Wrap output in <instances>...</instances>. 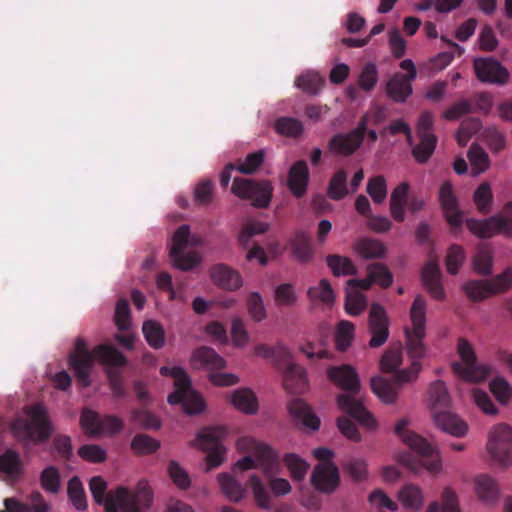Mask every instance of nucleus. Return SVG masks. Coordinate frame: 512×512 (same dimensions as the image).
Segmentation results:
<instances>
[{
	"mask_svg": "<svg viewBox=\"0 0 512 512\" xmlns=\"http://www.w3.org/2000/svg\"><path fill=\"white\" fill-rule=\"evenodd\" d=\"M412 327H406L405 338L407 353L412 359L408 369L398 371L392 378L387 380L380 376L371 379L372 391L387 404L396 401L399 388L404 384L415 380L421 370L420 359L425 355L426 347L423 340L426 335V300L423 296L415 297L410 309Z\"/></svg>",
	"mask_w": 512,
	"mask_h": 512,
	"instance_id": "f257e3e1",
	"label": "nucleus"
},
{
	"mask_svg": "<svg viewBox=\"0 0 512 512\" xmlns=\"http://www.w3.org/2000/svg\"><path fill=\"white\" fill-rule=\"evenodd\" d=\"M237 448L248 452L249 455L239 459L234 465V470L246 471L260 467L264 474L270 477L269 486L275 496L290 493L291 485L288 480L272 477L279 472L280 462L279 455L271 446L252 437H242L237 441Z\"/></svg>",
	"mask_w": 512,
	"mask_h": 512,
	"instance_id": "f03ea898",
	"label": "nucleus"
},
{
	"mask_svg": "<svg viewBox=\"0 0 512 512\" xmlns=\"http://www.w3.org/2000/svg\"><path fill=\"white\" fill-rule=\"evenodd\" d=\"M95 359L108 367H122L127 362L125 356L114 346L100 344L90 351L85 340L78 337L74 350L69 353L68 362L79 386L85 388L91 385L90 375Z\"/></svg>",
	"mask_w": 512,
	"mask_h": 512,
	"instance_id": "7ed1b4c3",
	"label": "nucleus"
},
{
	"mask_svg": "<svg viewBox=\"0 0 512 512\" xmlns=\"http://www.w3.org/2000/svg\"><path fill=\"white\" fill-rule=\"evenodd\" d=\"M409 421L406 418L398 420L395 425V434L417 455L410 452L399 455V462L415 474L423 470L431 474H438L442 470L440 454L428 441L408 429Z\"/></svg>",
	"mask_w": 512,
	"mask_h": 512,
	"instance_id": "20e7f679",
	"label": "nucleus"
},
{
	"mask_svg": "<svg viewBox=\"0 0 512 512\" xmlns=\"http://www.w3.org/2000/svg\"><path fill=\"white\" fill-rule=\"evenodd\" d=\"M329 379L347 393L337 397L338 406L360 425L372 429L376 426L373 415L354 398L360 390V381L355 369L350 365L330 367L327 371Z\"/></svg>",
	"mask_w": 512,
	"mask_h": 512,
	"instance_id": "39448f33",
	"label": "nucleus"
},
{
	"mask_svg": "<svg viewBox=\"0 0 512 512\" xmlns=\"http://www.w3.org/2000/svg\"><path fill=\"white\" fill-rule=\"evenodd\" d=\"M160 374L175 380V390L168 396L170 404H181L184 411L190 415L200 413L204 409L201 395L192 389L190 378L182 367L163 366L160 368Z\"/></svg>",
	"mask_w": 512,
	"mask_h": 512,
	"instance_id": "423d86ee",
	"label": "nucleus"
},
{
	"mask_svg": "<svg viewBox=\"0 0 512 512\" xmlns=\"http://www.w3.org/2000/svg\"><path fill=\"white\" fill-rule=\"evenodd\" d=\"M153 494L149 485L141 481L134 491L119 487L106 499V512H144L152 503Z\"/></svg>",
	"mask_w": 512,
	"mask_h": 512,
	"instance_id": "0eeeda50",
	"label": "nucleus"
},
{
	"mask_svg": "<svg viewBox=\"0 0 512 512\" xmlns=\"http://www.w3.org/2000/svg\"><path fill=\"white\" fill-rule=\"evenodd\" d=\"M27 418H18L13 422V432L18 439L41 443L52 434L51 424L46 409L36 404L27 409Z\"/></svg>",
	"mask_w": 512,
	"mask_h": 512,
	"instance_id": "6e6552de",
	"label": "nucleus"
},
{
	"mask_svg": "<svg viewBox=\"0 0 512 512\" xmlns=\"http://www.w3.org/2000/svg\"><path fill=\"white\" fill-rule=\"evenodd\" d=\"M457 353L462 360L451 364L452 371L460 379L468 382L484 381L491 373L487 365L479 364L473 346L465 338L457 343Z\"/></svg>",
	"mask_w": 512,
	"mask_h": 512,
	"instance_id": "1a4fd4ad",
	"label": "nucleus"
},
{
	"mask_svg": "<svg viewBox=\"0 0 512 512\" xmlns=\"http://www.w3.org/2000/svg\"><path fill=\"white\" fill-rule=\"evenodd\" d=\"M272 361L278 368L285 369L283 385L287 391L300 394L306 389V371L302 366L293 362V354L288 347L282 343H277Z\"/></svg>",
	"mask_w": 512,
	"mask_h": 512,
	"instance_id": "9d476101",
	"label": "nucleus"
},
{
	"mask_svg": "<svg viewBox=\"0 0 512 512\" xmlns=\"http://www.w3.org/2000/svg\"><path fill=\"white\" fill-rule=\"evenodd\" d=\"M201 239L196 236H191L190 228L188 225H181L173 235V245L170 249V258L173 265L182 271H189L195 268L200 258L196 252L185 253L188 245H199Z\"/></svg>",
	"mask_w": 512,
	"mask_h": 512,
	"instance_id": "9b49d317",
	"label": "nucleus"
},
{
	"mask_svg": "<svg viewBox=\"0 0 512 512\" xmlns=\"http://www.w3.org/2000/svg\"><path fill=\"white\" fill-rule=\"evenodd\" d=\"M227 434L225 427L216 426L202 429L195 440V445L206 452L207 470L220 466L224 461L226 449L223 440Z\"/></svg>",
	"mask_w": 512,
	"mask_h": 512,
	"instance_id": "f8f14e48",
	"label": "nucleus"
},
{
	"mask_svg": "<svg viewBox=\"0 0 512 512\" xmlns=\"http://www.w3.org/2000/svg\"><path fill=\"white\" fill-rule=\"evenodd\" d=\"M313 455L321 463L315 467L312 473V485L322 492L334 491L339 484V472L338 468L331 462L333 451L325 447H319L313 451Z\"/></svg>",
	"mask_w": 512,
	"mask_h": 512,
	"instance_id": "ddd939ff",
	"label": "nucleus"
},
{
	"mask_svg": "<svg viewBox=\"0 0 512 512\" xmlns=\"http://www.w3.org/2000/svg\"><path fill=\"white\" fill-rule=\"evenodd\" d=\"M231 191L239 198L250 200L254 207L266 208L271 202L273 187L267 180L235 178Z\"/></svg>",
	"mask_w": 512,
	"mask_h": 512,
	"instance_id": "4468645a",
	"label": "nucleus"
},
{
	"mask_svg": "<svg viewBox=\"0 0 512 512\" xmlns=\"http://www.w3.org/2000/svg\"><path fill=\"white\" fill-rule=\"evenodd\" d=\"M487 450L494 462L501 467L512 465V428L498 424L489 434Z\"/></svg>",
	"mask_w": 512,
	"mask_h": 512,
	"instance_id": "2eb2a0df",
	"label": "nucleus"
},
{
	"mask_svg": "<svg viewBox=\"0 0 512 512\" xmlns=\"http://www.w3.org/2000/svg\"><path fill=\"white\" fill-rule=\"evenodd\" d=\"M368 120L369 116L365 114L353 130L348 133H337L332 136L327 145L328 150L335 155L344 157L354 154L364 141Z\"/></svg>",
	"mask_w": 512,
	"mask_h": 512,
	"instance_id": "dca6fc26",
	"label": "nucleus"
},
{
	"mask_svg": "<svg viewBox=\"0 0 512 512\" xmlns=\"http://www.w3.org/2000/svg\"><path fill=\"white\" fill-rule=\"evenodd\" d=\"M466 226L473 235L483 239L497 234L512 237V218L504 215H494L484 220L469 218Z\"/></svg>",
	"mask_w": 512,
	"mask_h": 512,
	"instance_id": "f3484780",
	"label": "nucleus"
},
{
	"mask_svg": "<svg viewBox=\"0 0 512 512\" xmlns=\"http://www.w3.org/2000/svg\"><path fill=\"white\" fill-rule=\"evenodd\" d=\"M473 68L477 79L482 83L503 86L510 78L507 68L492 57L474 59Z\"/></svg>",
	"mask_w": 512,
	"mask_h": 512,
	"instance_id": "a211bd4d",
	"label": "nucleus"
},
{
	"mask_svg": "<svg viewBox=\"0 0 512 512\" xmlns=\"http://www.w3.org/2000/svg\"><path fill=\"white\" fill-rule=\"evenodd\" d=\"M368 330L371 334V348L382 346L389 338V319L384 307L378 303H373L370 307Z\"/></svg>",
	"mask_w": 512,
	"mask_h": 512,
	"instance_id": "6ab92c4d",
	"label": "nucleus"
},
{
	"mask_svg": "<svg viewBox=\"0 0 512 512\" xmlns=\"http://www.w3.org/2000/svg\"><path fill=\"white\" fill-rule=\"evenodd\" d=\"M439 202L448 224L457 229L462 226L463 215L450 181H445L439 190Z\"/></svg>",
	"mask_w": 512,
	"mask_h": 512,
	"instance_id": "aec40b11",
	"label": "nucleus"
},
{
	"mask_svg": "<svg viewBox=\"0 0 512 512\" xmlns=\"http://www.w3.org/2000/svg\"><path fill=\"white\" fill-rule=\"evenodd\" d=\"M210 278L214 285L227 291H236L242 286L240 273L224 263L211 267Z\"/></svg>",
	"mask_w": 512,
	"mask_h": 512,
	"instance_id": "412c9836",
	"label": "nucleus"
},
{
	"mask_svg": "<svg viewBox=\"0 0 512 512\" xmlns=\"http://www.w3.org/2000/svg\"><path fill=\"white\" fill-rule=\"evenodd\" d=\"M309 179V168L305 160L292 164L288 171L287 187L294 197L302 198L306 194Z\"/></svg>",
	"mask_w": 512,
	"mask_h": 512,
	"instance_id": "4be33fe9",
	"label": "nucleus"
},
{
	"mask_svg": "<svg viewBox=\"0 0 512 512\" xmlns=\"http://www.w3.org/2000/svg\"><path fill=\"white\" fill-rule=\"evenodd\" d=\"M191 365L198 370L217 371L225 368L226 361L214 349L202 346L193 351Z\"/></svg>",
	"mask_w": 512,
	"mask_h": 512,
	"instance_id": "5701e85b",
	"label": "nucleus"
},
{
	"mask_svg": "<svg viewBox=\"0 0 512 512\" xmlns=\"http://www.w3.org/2000/svg\"><path fill=\"white\" fill-rule=\"evenodd\" d=\"M422 281L423 285L434 299L439 301L445 299V291L441 284V272L436 262L430 261L423 267Z\"/></svg>",
	"mask_w": 512,
	"mask_h": 512,
	"instance_id": "b1692460",
	"label": "nucleus"
},
{
	"mask_svg": "<svg viewBox=\"0 0 512 512\" xmlns=\"http://www.w3.org/2000/svg\"><path fill=\"white\" fill-rule=\"evenodd\" d=\"M289 412L293 419L311 431H317L320 426V419L311 411V408L302 399H294L288 405Z\"/></svg>",
	"mask_w": 512,
	"mask_h": 512,
	"instance_id": "393cba45",
	"label": "nucleus"
},
{
	"mask_svg": "<svg viewBox=\"0 0 512 512\" xmlns=\"http://www.w3.org/2000/svg\"><path fill=\"white\" fill-rule=\"evenodd\" d=\"M402 73H395L386 84L387 96L396 103H404L412 94V82Z\"/></svg>",
	"mask_w": 512,
	"mask_h": 512,
	"instance_id": "a878e982",
	"label": "nucleus"
},
{
	"mask_svg": "<svg viewBox=\"0 0 512 512\" xmlns=\"http://www.w3.org/2000/svg\"><path fill=\"white\" fill-rule=\"evenodd\" d=\"M433 419L437 427L452 436L463 437L468 431L467 424L451 412H434Z\"/></svg>",
	"mask_w": 512,
	"mask_h": 512,
	"instance_id": "bb28decb",
	"label": "nucleus"
},
{
	"mask_svg": "<svg viewBox=\"0 0 512 512\" xmlns=\"http://www.w3.org/2000/svg\"><path fill=\"white\" fill-rule=\"evenodd\" d=\"M222 493L231 502H240L246 494L245 487L229 473H220L217 476Z\"/></svg>",
	"mask_w": 512,
	"mask_h": 512,
	"instance_id": "cd10ccee",
	"label": "nucleus"
},
{
	"mask_svg": "<svg viewBox=\"0 0 512 512\" xmlns=\"http://www.w3.org/2000/svg\"><path fill=\"white\" fill-rule=\"evenodd\" d=\"M450 401V395L444 382L437 380L431 383L428 389V402L433 413L447 408Z\"/></svg>",
	"mask_w": 512,
	"mask_h": 512,
	"instance_id": "c85d7f7f",
	"label": "nucleus"
},
{
	"mask_svg": "<svg viewBox=\"0 0 512 512\" xmlns=\"http://www.w3.org/2000/svg\"><path fill=\"white\" fill-rule=\"evenodd\" d=\"M357 253L365 259H379L386 254V246L378 239L362 238L355 244Z\"/></svg>",
	"mask_w": 512,
	"mask_h": 512,
	"instance_id": "c756f323",
	"label": "nucleus"
},
{
	"mask_svg": "<svg viewBox=\"0 0 512 512\" xmlns=\"http://www.w3.org/2000/svg\"><path fill=\"white\" fill-rule=\"evenodd\" d=\"M232 404L246 414H255L258 410V400L254 392L248 388H240L232 394Z\"/></svg>",
	"mask_w": 512,
	"mask_h": 512,
	"instance_id": "7c9ffc66",
	"label": "nucleus"
},
{
	"mask_svg": "<svg viewBox=\"0 0 512 512\" xmlns=\"http://www.w3.org/2000/svg\"><path fill=\"white\" fill-rule=\"evenodd\" d=\"M477 496L485 502H494L499 496V487L495 479L488 475H479L475 479Z\"/></svg>",
	"mask_w": 512,
	"mask_h": 512,
	"instance_id": "2f4dec72",
	"label": "nucleus"
},
{
	"mask_svg": "<svg viewBox=\"0 0 512 512\" xmlns=\"http://www.w3.org/2000/svg\"><path fill=\"white\" fill-rule=\"evenodd\" d=\"M145 340L153 349H161L165 345L166 335L162 325L155 320H146L142 326Z\"/></svg>",
	"mask_w": 512,
	"mask_h": 512,
	"instance_id": "473e14b6",
	"label": "nucleus"
},
{
	"mask_svg": "<svg viewBox=\"0 0 512 512\" xmlns=\"http://www.w3.org/2000/svg\"><path fill=\"white\" fill-rule=\"evenodd\" d=\"M293 256L302 263L312 259L313 249L309 237L304 232H298L290 241Z\"/></svg>",
	"mask_w": 512,
	"mask_h": 512,
	"instance_id": "72a5a7b5",
	"label": "nucleus"
},
{
	"mask_svg": "<svg viewBox=\"0 0 512 512\" xmlns=\"http://www.w3.org/2000/svg\"><path fill=\"white\" fill-rule=\"evenodd\" d=\"M23 463L19 453L12 449L0 455V472L10 478H17L22 474Z\"/></svg>",
	"mask_w": 512,
	"mask_h": 512,
	"instance_id": "f704fd0d",
	"label": "nucleus"
},
{
	"mask_svg": "<svg viewBox=\"0 0 512 512\" xmlns=\"http://www.w3.org/2000/svg\"><path fill=\"white\" fill-rule=\"evenodd\" d=\"M327 266L336 277L356 275L357 269L352 260L346 256L332 254L326 257Z\"/></svg>",
	"mask_w": 512,
	"mask_h": 512,
	"instance_id": "c9c22d12",
	"label": "nucleus"
},
{
	"mask_svg": "<svg viewBox=\"0 0 512 512\" xmlns=\"http://www.w3.org/2000/svg\"><path fill=\"white\" fill-rule=\"evenodd\" d=\"M419 143L412 148V156L418 163H426L435 151L437 145L436 135L419 136Z\"/></svg>",
	"mask_w": 512,
	"mask_h": 512,
	"instance_id": "e433bc0d",
	"label": "nucleus"
},
{
	"mask_svg": "<svg viewBox=\"0 0 512 512\" xmlns=\"http://www.w3.org/2000/svg\"><path fill=\"white\" fill-rule=\"evenodd\" d=\"M324 84L325 80L318 73L310 71L302 73L295 80V86L310 95L318 94Z\"/></svg>",
	"mask_w": 512,
	"mask_h": 512,
	"instance_id": "4c0bfd02",
	"label": "nucleus"
},
{
	"mask_svg": "<svg viewBox=\"0 0 512 512\" xmlns=\"http://www.w3.org/2000/svg\"><path fill=\"white\" fill-rule=\"evenodd\" d=\"M347 194V173L344 169H339L329 181L327 195L331 200L339 201L345 198Z\"/></svg>",
	"mask_w": 512,
	"mask_h": 512,
	"instance_id": "58836bf2",
	"label": "nucleus"
},
{
	"mask_svg": "<svg viewBox=\"0 0 512 512\" xmlns=\"http://www.w3.org/2000/svg\"><path fill=\"white\" fill-rule=\"evenodd\" d=\"M463 290L474 302L483 301L493 295L489 280H469L463 285Z\"/></svg>",
	"mask_w": 512,
	"mask_h": 512,
	"instance_id": "ea45409f",
	"label": "nucleus"
},
{
	"mask_svg": "<svg viewBox=\"0 0 512 512\" xmlns=\"http://www.w3.org/2000/svg\"><path fill=\"white\" fill-rule=\"evenodd\" d=\"M67 494L76 510L84 511L87 509L86 493L79 477L74 476L68 481Z\"/></svg>",
	"mask_w": 512,
	"mask_h": 512,
	"instance_id": "a19ab883",
	"label": "nucleus"
},
{
	"mask_svg": "<svg viewBox=\"0 0 512 512\" xmlns=\"http://www.w3.org/2000/svg\"><path fill=\"white\" fill-rule=\"evenodd\" d=\"M399 500L405 508L415 512L423 505L422 491L418 486L406 485L399 492Z\"/></svg>",
	"mask_w": 512,
	"mask_h": 512,
	"instance_id": "79ce46f5",
	"label": "nucleus"
},
{
	"mask_svg": "<svg viewBox=\"0 0 512 512\" xmlns=\"http://www.w3.org/2000/svg\"><path fill=\"white\" fill-rule=\"evenodd\" d=\"M473 201L476 205L477 210L487 215L491 211L493 203V194L491 186L488 182H482L473 193Z\"/></svg>",
	"mask_w": 512,
	"mask_h": 512,
	"instance_id": "37998d69",
	"label": "nucleus"
},
{
	"mask_svg": "<svg viewBox=\"0 0 512 512\" xmlns=\"http://www.w3.org/2000/svg\"><path fill=\"white\" fill-rule=\"evenodd\" d=\"M274 127L278 134L291 138L299 137L304 130L302 122L293 117H279Z\"/></svg>",
	"mask_w": 512,
	"mask_h": 512,
	"instance_id": "c03bdc74",
	"label": "nucleus"
},
{
	"mask_svg": "<svg viewBox=\"0 0 512 512\" xmlns=\"http://www.w3.org/2000/svg\"><path fill=\"white\" fill-rule=\"evenodd\" d=\"M283 462L290 471L291 477L294 480L301 481L305 478L309 464L299 455L287 453L284 455Z\"/></svg>",
	"mask_w": 512,
	"mask_h": 512,
	"instance_id": "a18cd8bd",
	"label": "nucleus"
},
{
	"mask_svg": "<svg viewBox=\"0 0 512 512\" xmlns=\"http://www.w3.org/2000/svg\"><path fill=\"white\" fill-rule=\"evenodd\" d=\"M249 485L252 489L257 506L265 510H270L272 508L271 497L261 479L253 474L249 478Z\"/></svg>",
	"mask_w": 512,
	"mask_h": 512,
	"instance_id": "49530a36",
	"label": "nucleus"
},
{
	"mask_svg": "<svg viewBox=\"0 0 512 512\" xmlns=\"http://www.w3.org/2000/svg\"><path fill=\"white\" fill-rule=\"evenodd\" d=\"M468 158L474 175L485 172L489 167L488 154L477 144L471 145L468 151Z\"/></svg>",
	"mask_w": 512,
	"mask_h": 512,
	"instance_id": "de8ad7c7",
	"label": "nucleus"
},
{
	"mask_svg": "<svg viewBox=\"0 0 512 512\" xmlns=\"http://www.w3.org/2000/svg\"><path fill=\"white\" fill-rule=\"evenodd\" d=\"M307 295L311 301L319 300L324 304H332L335 299L334 291L327 279H321L318 286L310 287Z\"/></svg>",
	"mask_w": 512,
	"mask_h": 512,
	"instance_id": "09e8293b",
	"label": "nucleus"
},
{
	"mask_svg": "<svg viewBox=\"0 0 512 512\" xmlns=\"http://www.w3.org/2000/svg\"><path fill=\"white\" fill-rule=\"evenodd\" d=\"M367 299L357 290L347 289L345 297V310L351 316H357L365 310Z\"/></svg>",
	"mask_w": 512,
	"mask_h": 512,
	"instance_id": "8fccbe9b",
	"label": "nucleus"
},
{
	"mask_svg": "<svg viewBox=\"0 0 512 512\" xmlns=\"http://www.w3.org/2000/svg\"><path fill=\"white\" fill-rule=\"evenodd\" d=\"M402 364V346L393 345L383 354L380 367L383 372L389 373L395 371Z\"/></svg>",
	"mask_w": 512,
	"mask_h": 512,
	"instance_id": "3c124183",
	"label": "nucleus"
},
{
	"mask_svg": "<svg viewBox=\"0 0 512 512\" xmlns=\"http://www.w3.org/2000/svg\"><path fill=\"white\" fill-rule=\"evenodd\" d=\"M353 337L354 325L347 320L340 321L335 335L336 348L339 351H346L350 347Z\"/></svg>",
	"mask_w": 512,
	"mask_h": 512,
	"instance_id": "603ef678",
	"label": "nucleus"
},
{
	"mask_svg": "<svg viewBox=\"0 0 512 512\" xmlns=\"http://www.w3.org/2000/svg\"><path fill=\"white\" fill-rule=\"evenodd\" d=\"M373 283H377L382 288H388L393 282V275L386 265L382 263H373L367 267Z\"/></svg>",
	"mask_w": 512,
	"mask_h": 512,
	"instance_id": "864d4df0",
	"label": "nucleus"
},
{
	"mask_svg": "<svg viewBox=\"0 0 512 512\" xmlns=\"http://www.w3.org/2000/svg\"><path fill=\"white\" fill-rule=\"evenodd\" d=\"M160 447V443L147 434H137L131 441V448L137 454L154 453Z\"/></svg>",
	"mask_w": 512,
	"mask_h": 512,
	"instance_id": "5fc2aeb1",
	"label": "nucleus"
},
{
	"mask_svg": "<svg viewBox=\"0 0 512 512\" xmlns=\"http://www.w3.org/2000/svg\"><path fill=\"white\" fill-rule=\"evenodd\" d=\"M100 415L88 408L83 409L80 416V424L83 430L88 435H99L101 427Z\"/></svg>",
	"mask_w": 512,
	"mask_h": 512,
	"instance_id": "6e6d98bb",
	"label": "nucleus"
},
{
	"mask_svg": "<svg viewBox=\"0 0 512 512\" xmlns=\"http://www.w3.org/2000/svg\"><path fill=\"white\" fill-rule=\"evenodd\" d=\"M464 260V249L457 244L451 245L450 248L448 249L445 259L447 271L452 275H456L460 267L462 266Z\"/></svg>",
	"mask_w": 512,
	"mask_h": 512,
	"instance_id": "4d7b16f0",
	"label": "nucleus"
},
{
	"mask_svg": "<svg viewBox=\"0 0 512 512\" xmlns=\"http://www.w3.org/2000/svg\"><path fill=\"white\" fill-rule=\"evenodd\" d=\"M114 320L120 331H127L130 328L131 314L128 300L121 298L117 301Z\"/></svg>",
	"mask_w": 512,
	"mask_h": 512,
	"instance_id": "13d9d810",
	"label": "nucleus"
},
{
	"mask_svg": "<svg viewBox=\"0 0 512 512\" xmlns=\"http://www.w3.org/2000/svg\"><path fill=\"white\" fill-rule=\"evenodd\" d=\"M367 193L375 203H382L387 196V186L384 176L378 175L370 178L367 183Z\"/></svg>",
	"mask_w": 512,
	"mask_h": 512,
	"instance_id": "bf43d9fd",
	"label": "nucleus"
},
{
	"mask_svg": "<svg viewBox=\"0 0 512 512\" xmlns=\"http://www.w3.org/2000/svg\"><path fill=\"white\" fill-rule=\"evenodd\" d=\"M490 391L500 403H508L512 397V387L503 377L494 378L490 384Z\"/></svg>",
	"mask_w": 512,
	"mask_h": 512,
	"instance_id": "052dcab7",
	"label": "nucleus"
},
{
	"mask_svg": "<svg viewBox=\"0 0 512 512\" xmlns=\"http://www.w3.org/2000/svg\"><path fill=\"white\" fill-rule=\"evenodd\" d=\"M131 420L144 429L156 430L160 428L159 419L153 413L144 409L133 410Z\"/></svg>",
	"mask_w": 512,
	"mask_h": 512,
	"instance_id": "680f3d73",
	"label": "nucleus"
},
{
	"mask_svg": "<svg viewBox=\"0 0 512 512\" xmlns=\"http://www.w3.org/2000/svg\"><path fill=\"white\" fill-rule=\"evenodd\" d=\"M378 80L377 67L373 63L366 64L358 79L359 88L365 92H370L374 89Z\"/></svg>",
	"mask_w": 512,
	"mask_h": 512,
	"instance_id": "e2e57ef3",
	"label": "nucleus"
},
{
	"mask_svg": "<svg viewBox=\"0 0 512 512\" xmlns=\"http://www.w3.org/2000/svg\"><path fill=\"white\" fill-rule=\"evenodd\" d=\"M42 487L51 493H57L60 488V473L54 466H49L41 472Z\"/></svg>",
	"mask_w": 512,
	"mask_h": 512,
	"instance_id": "0e129e2a",
	"label": "nucleus"
},
{
	"mask_svg": "<svg viewBox=\"0 0 512 512\" xmlns=\"http://www.w3.org/2000/svg\"><path fill=\"white\" fill-rule=\"evenodd\" d=\"M264 158L265 154L262 150L250 153L243 162L237 165V170L242 174H253L263 164Z\"/></svg>",
	"mask_w": 512,
	"mask_h": 512,
	"instance_id": "69168bd1",
	"label": "nucleus"
},
{
	"mask_svg": "<svg viewBox=\"0 0 512 512\" xmlns=\"http://www.w3.org/2000/svg\"><path fill=\"white\" fill-rule=\"evenodd\" d=\"M247 309L256 322L264 320L267 316L263 299L258 292H252L247 299Z\"/></svg>",
	"mask_w": 512,
	"mask_h": 512,
	"instance_id": "338daca9",
	"label": "nucleus"
},
{
	"mask_svg": "<svg viewBox=\"0 0 512 512\" xmlns=\"http://www.w3.org/2000/svg\"><path fill=\"white\" fill-rule=\"evenodd\" d=\"M492 254L488 249H481L473 259L474 270L483 276H488L492 272Z\"/></svg>",
	"mask_w": 512,
	"mask_h": 512,
	"instance_id": "774afa93",
	"label": "nucleus"
}]
</instances>
